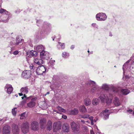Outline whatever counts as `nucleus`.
Returning a JSON list of instances; mask_svg holds the SVG:
<instances>
[{
    "label": "nucleus",
    "instance_id": "f257e3e1",
    "mask_svg": "<svg viewBox=\"0 0 134 134\" xmlns=\"http://www.w3.org/2000/svg\"><path fill=\"white\" fill-rule=\"evenodd\" d=\"M87 83L92 86L91 91L92 93L98 92V93L102 89L106 90V93L109 94V98L112 99L113 97V94L117 93L118 89L115 86L111 84L108 85L106 84H103L101 87L97 85L96 82L92 81H90Z\"/></svg>",
    "mask_w": 134,
    "mask_h": 134
},
{
    "label": "nucleus",
    "instance_id": "f03ea898",
    "mask_svg": "<svg viewBox=\"0 0 134 134\" xmlns=\"http://www.w3.org/2000/svg\"><path fill=\"white\" fill-rule=\"evenodd\" d=\"M52 28L51 24L47 21L44 22L42 28L39 29V32L36 31L35 34L36 38L38 39L41 40L45 37L46 35L49 34L52 31Z\"/></svg>",
    "mask_w": 134,
    "mask_h": 134
},
{
    "label": "nucleus",
    "instance_id": "7ed1b4c3",
    "mask_svg": "<svg viewBox=\"0 0 134 134\" xmlns=\"http://www.w3.org/2000/svg\"><path fill=\"white\" fill-rule=\"evenodd\" d=\"M59 79V77L57 75H54L52 78V81L53 83L51 85L50 87L51 90L54 91L55 93H57L60 91L59 88L60 86V83L58 80Z\"/></svg>",
    "mask_w": 134,
    "mask_h": 134
},
{
    "label": "nucleus",
    "instance_id": "20e7f679",
    "mask_svg": "<svg viewBox=\"0 0 134 134\" xmlns=\"http://www.w3.org/2000/svg\"><path fill=\"white\" fill-rule=\"evenodd\" d=\"M12 14L9 12L4 14H2L1 15L0 14V21L4 23L8 22L9 19L12 16Z\"/></svg>",
    "mask_w": 134,
    "mask_h": 134
},
{
    "label": "nucleus",
    "instance_id": "39448f33",
    "mask_svg": "<svg viewBox=\"0 0 134 134\" xmlns=\"http://www.w3.org/2000/svg\"><path fill=\"white\" fill-rule=\"evenodd\" d=\"M113 112L111 110L106 109L101 112L100 115V116H103V119L105 120L108 119L109 115Z\"/></svg>",
    "mask_w": 134,
    "mask_h": 134
},
{
    "label": "nucleus",
    "instance_id": "423d86ee",
    "mask_svg": "<svg viewBox=\"0 0 134 134\" xmlns=\"http://www.w3.org/2000/svg\"><path fill=\"white\" fill-rule=\"evenodd\" d=\"M47 68L45 65H40L37 67L36 72L38 75H42L46 72Z\"/></svg>",
    "mask_w": 134,
    "mask_h": 134
},
{
    "label": "nucleus",
    "instance_id": "0eeeda50",
    "mask_svg": "<svg viewBox=\"0 0 134 134\" xmlns=\"http://www.w3.org/2000/svg\"><path fill=\"white\" fill-rule=\"evenodd\" d=\"M107 16L104 13H99L96 15V18L97 20L99 21H105L107 19Z\"/></svg>",
    "mask_w": 134,
    "mask_h": 134
},
{
    "label": "nucleus",
    "instance_id": "6e6552de",
    "mask_svg": "<svg viewBox=\"0 0 134 134\" xmlns=\"http://www.w3.org/2000/svg\"><path fill=\"white\" fill-rule=\"evenodd\" d=\"M12 41H11L10 42V45L13 46L14 47H16L21 43L22 41L24 40L22 39L19 38V37H17L16 38L15 40H13L14 39V38H12Z\"/></svg>",
    "mask_w": 134,
    "mask_h": 134
},
{
    "label": "nucleus",
    "instance_id": "1a4fd4ad",
    "mask_svg": "<svg viewBox=\"0 0 134 134\" xmlns=\"http://www.w3.org/2000/svg\"><path fill=\"white\" fill-rule=\"evenodd\" d=\"M109 94H106L104 93H103V94H101V95L99 97V98L101 100L102 102H103L105 99L106 100V102L108 104H109L111 103V101L109 100Z\"/></svg>",
    "mask_w": 134,
    "mask_h": 134
},
{
    "label": "nucleus",
    "instance_id": "9d476101",
    "mask_svg": "<svg viewBox=\"0 0 134 134\" xmlns=\"http://www.w3.org/2000/svg\"><path fill=\"white\" fill-rule=\"evenodd\" d=\"M21 129L23 133L26 134L27 133L29 130V123L27 122H24L21 125Z\"/></svg>",
    "mask_w": 134,
    "mask_h": 134
},
{
    "label": "nucleus",
    "instance_id": "9b49d317",
    "mask_svg": "<svg viewBox=\"0 0 134 134\" xmlns=\"http://www.w3.org/2000/svg\"><path fill=\"white\" fill-rule=\"evenodd\" d=\"M70 124L72 130L74 132L76 133L80 132L79 127L76 123L73 121L71 122Z\"/></svg>",
    "mask_w": 134,
    "mask_h": 134
},
{
    "label": "nucleus",
    "instance_id": "f8f14e48",
    "mask_svg": "<svg viewBox=\"0 0 134 134\" xmlns=\"http://www.w3.org/2000/svg\"><path fill=\"white\" fill-rule=\"evenodd\" d=\"M31 75V71L30 70H26L24 71L22 73L21 77L22 78L28 79Z\"/></svg>",
    "mask_w": 134,
    "mask_h": 134
},
{
    "label": "nucleus",
    "instance_id": "ddd939ff",
    "mask_svg": "<svg viewBox=\"0 0 134 134\" xmlns=\"http://www.w3.org/2000/svg\"><path fill=\"white\" fill-rule=\"evenodd\" d=\"M4 90L7 93L10 94L13 92V88L11 85L7 84L4 87Z\"/></svg>",
    "mask_w": 134,
    "mask_h": 134
},
{
    "label": "nucleus",
    "instance_id": "4468645a",
    "mask_svg": "<svg viewBox=\"0 0 134 134\" xmlns=\"http://www.w3.org/2000/svg\"><path fill=\"white\" fill-rule=\"evenodd\" d=\"M12 129L14 134H19V129L17 125L13 124L12 125Z\"/></svg>",
    "mask_w": 134,
    "mask_h": 134
},
{
    "label": "nucleus",
    "instance_id": "2eb2a0df",
    "mask_svg": "<svg viewBox=\"0 0 134 134\" xmlns=\"http://www.w3.org/2000/svg\"><path fill=\"white\" fill-rule=\"evenodd\" d=\"M61 128V125L57 123H54L53 125V132H56L57 131L60 129Z\"/></svg>",
    "mask_w": 134,
    "mask_h": 134
},
{
    "label": "nucleus",
    "instance_id": "dca6fc26",
    "mask_svg": "<svg viewBox=\"0 0 134 134\" xmlns=\"http://www.w3.org/2000/svg\"><path fill=\"white\" fill-rule=\"evenodd\" d=\"M37 99V98L36 97L32 98L31 101L27 103V106L31 108L34 107L36 104L35 101Z\"/></svg>",
    "mask_w": 134,
    "mask_h": 134
},
{
    "label": "nucleus",
    "instance_id": "f3484780",
    "mask_svg": "<svg viewBox=\"0 0 134 134\" xmlns=\"http://www.w3.org/2000/svg\"><path fill=\"white\" fill-rule=\"evenodd\" d=\"M10 129V127L8 125L4 126L2 129L3 134H9Z\"/></svg>",
    "mask_w": 134,
    "mask_h": 134
},
{
    "label": "nucleus",
    "instance_id": "a211bd4d",
    "mask_svg": "<svg viewBox=\"0 0 134 134\" xmlns=\"http://www.w3.org/2000/svg\"><path fill=\"white\" fill-rule=\"evenodd\" d=\"M38 126L39 124L37 122L33 121L31 123V128L33 130L36 131L38 130Z\"/></svg>",
    "mask_w": 134,
    "mask_h": 134
},
{
    "label": "nucleus",
    "instance_id": "6ab92c4d",
    "mask_svg": "<svg viewBox=\"0 0 134 134\" xmlns=\"http://www.w3.org/2000/svg\"><path fill=\"white\" fill-rule=\"evenodd\" d=\"M131 61V60H128L123 65L122 69L123 71L124 74L125 72V71L126 69H128L129 66V63Z\"/></svg>",
    "mask_w": 134,
    "mask_h": 134
},
{
    "label": "nucleus",
    "instance_id": "aec40b11",
    "mask_svg": "<svg viewBox=\"0 0 134 134\" xmlns=\"http://www.w3.org/2000/svg\"><path fill=\"white\" fill-rule=\"evenodd\" d=\"M63 130L64 132H68L69 131V128L68 124L65 123L62 126Z\"/></svg>",
    "mask_w": 134,
    "mask_h": 134
},
{
    "label": "nucleus",
    "instance_id": "412c9836",
    "mask_svg": "<svg viewBox=\"0 0 134 134\" xmlns=\"http://www.w3.org/2000/svg\"><path fill=\"white\" fill-rule=\"evenodd\" d=\"M36 51L37 53H40L44 50V46L42 44L37 45L36 47Z\"/></svg>",
    "mask_w": 134,
    "mask_h": 134
},
{
    "label": "nucleus",
    "instance_id": "4be33fe9",
    "mask_svg": "<svg viewBox=\"0 0 134 134\" xmlns=\"http://www.w3.org/2000/svg\"><path fill=\"white\" fill-rule=\"evenodd\" d=\"M46 122V119L44 118H42L41 119L40 122V124L41 127V128L42 129H44L45 126H44V124Z\"/></svg>",
    "mask_w": 134,
    "mask_h": 134
},
{
    "label": "nucleus",
    "instance_id": "5701e85b",
    "mask_svg": "<svg viewBox=\"0 0 134 134\" xmlns=\"http://www.w3.org/2000/svg\"><path fill=\"white\" fill-rule=\"evenodd\" d=\"M36 24L38 26H41V27L39 29V30L38 31H39V32H40L39 31V29L40 28H42V27H43V23L44 22H43V20L41 19H39V20H37L36 21Z\"/></svg>",
    "mask_w": 134,
    "mask_h": 134
},
{
    "label": "nucleus",
    "instance_id": "b1692460",
    "mask_svg": "<svg viewBox=\"0 0 134 134\" xmlns=\"http://www.w3.org/2000/svg\"><path fill=\"white\" fill-rule=\"evenodd\" d=\"M20 92H22L25 95L28 92V88L27 86L22 87L20 90Z\"/></svg>",
    "mask_w": 134,
    "mask_h": 134
},
{
    "label": "nucleus",
    "instance_id": "393cba45",
    "mask_svg": "<svg viewBox=\"0 0 134 134\" xmlns=\"http://www.w3.org/2000/svg\"><path fill=\"white\" fill-rule=\"evenodd\" d=\"M52 122L50 120H49L47 122L46 126V129L47 130H51L52 128Z\"/></svg>",
    "mask_w": 134,
    "mask_h": 134
},
{
    "label": "nucleus",
    "instance_id": "a878e982",
    "mask_svg": "<svg viewBox=\"0 0 134 134\" xmlns=\"http://www.w3.org/2000/svg\"><path fill=\"white\" fill-rule=\"evenodd\" d=\"M34 61L35 63L38 65H40L43 63V61L41 59H39L38 58L34 59Z\"/></svg>",
    "mask_w": 134,
    "mask_h": 134
},
{
    "label": "nucleus",
    "instance_id": "bb28decb",
    "mask_svg": "<svg viewBox=\"0 0 134 134\" xmlns=\"http://www.w3.org/2000/svg\"><path fill=\"white\" fill-rule=\"evenodd\" d=\"M114 103L115 106H118L120 105V102L119 98L117 97H115L114 98Z\"/></svg>",
    "mask_w": 134,
    "mask_h": 134
},
{
    "label": "nucleus",
    "instance_id": "cd10ccee",
    "mask_svg": "<svg viewBox=\"0 0 134 134\" xmlns=\"http://www.w3.org/2000/svg\"><path fill=\"white\" fill-rule=\"evenodd\" d=\"M99 100L97 98H94L92 101V103L94 105H98L99 103Z\"/></svg>",
    "mask_w": 134,
    "mask_h": 134
},
{
    "label": "nucleus",
    "instance_id": "c85d7f7f",
    "mask_svg": "<svg viewBox=\"0 0 134 134\" xmlns=\"http://www.w3.org/2000/svg\"><path fill=\"white\" fill-rule=\"evenodd\" d=\"M84 104L86 106H88L90 105L91 103V100L89 98H86L84 100Z\"/></svg>",
    "mask_w": 134,
    "mask_h": 134
},
{
    "label": "nucleus",
    "instance_id": "c756f323",
    "mask_svg": "<svg viewBox=\"0 0 134 134\" xmlns=\"http://www.w3.org/2000/svg\"><path fill=\"white\" fill-rule=\"evenodd\" d=\"M49 52H46L44 56H43V57L42 58L43 59L48 60L51 58Z\"/></svg>",
    "mask_w": 134,
    "mask_h": 134
},
{
    "label": "nucleus",
    "instance_id": "7c9ffc66",
    "mask_svg": "<svg viewBox=\"0 0 134 134\" xmlns=\"http://www.w3.org/2000/svg\"><path fill=\"white\" fill-rule=\"evenodd\" d=\"M122 94L124 95H126L130 92V91L127 89H122L121 90Z\"/></svg>",
    "mask_w": 134,
    "mask_h": 134
},
{
    "label": "nucleus",
    "instance_id": "2f4dec72",
    "mask_svg": "<svg viewBox=\"0 0 134 134\" xmlns=\"http://www.w3.org/2000/svg\"><path fill=\"white\" fill-rule=\"evenodd\" d=\"M58 44L57 45V47L58 48L60 49L61 47L62 49H64L65 48V45L64 43H61L60 42H58Z\"/></svg>",
    "mask_w": 134,
    "mask_h": 134
},
{
    "label": "nucleus",
    "instance_id": "473e14b6",
    "mask_svg": "<svg viewBox=\"0 0 134 134\" xmlns=\"http://www.w3.org/2000/svg\"><path fill=\"white\" fill-rule=\"evenodd\" d=\"M80 111L82 113H85L86 111V109L84 105L81 106L79 107Z\"/></svg>",
    "mask_w": 134,
    "mask_h": 134
},
{
    "label": "nucleus",
    "instance_id": "72a5a7b5",
    "mask_svg": "<svg viewBox=\"0 0 134 134\" xmlns=\"http://www.w3.org/2000/svg\"><path fill=\"white\" fill-rule=\"evenodd\" d=\"M69 55V53L68 52H63L62 54V57L65 58H68Z\"/></svg>",
    "mask_w": 134,
    "mask_h": 134
},
{
    "label": "nucleus",
    "instance_id": "f704fd0d",
    "mask_svg": "<svg viewBox=\"0 0 134 134\" xmlns=\"http://www.w3.org/2000/svg\"><path fill=\"white\" fill-rule=\"evenodd\" d=\"M78 112L79 111L78 109L75 108L71 110L70 113L72 115H76L78 113Z\"/></svg>",
    "mask_w": 134,
    "mask_h": 134
},
{
    "label": "nucleus",
    "instance_id": "c9c22d12",
    "mask_svg": "<svg viewBox=\"0 0 134 134\" xmlns=\"http://www.w3.org/2000/svg\"><path fill=\"white\" fill-rule=\"evenodd\" d=\"M37 52L36 51L32 50L29 52V54L30 55L32 56H36L37 55Z\"/></svg>",
    "mask_w": 134,
    "mask_h": 134
},
{
    "label": "nucleus",
    "instance_id": "e433bc0d",
    "mask_svg": "<svg viewBox=\"0 0 134 134\" xmlns=\"http://www.w3.org/2000/svg\"><path fill=\"white\" fill-rule=\"evenodd\" d=\"M8 12L6 10L3 9L1 8L0 9V14H1V15H2V14H4Z\"/></svg>",
    "mask_w": 134,
    "mask_h": 134
},
{
    "label": "nucleus",
    "instance_id": "4c0bfd02",
    "mask_svg": "<svg viewBox=\"0 0 134 134\" xmlns=\"http://www.w3.org/2000/svg\"><path fill=\"white\" fill-rule=\"evenodd\" d=\"M55 60H51L48 63V64L49 66H52L54 65L55 64Z\"/></svg>",
    "mask_w": 134,
    "mask_h": 134
},
{
    "label": "nucleus",
    "instance_id": "58836bf2",
    "mask_svg": "<svg viewBox=\"0 0 134 134\" xmlns=\"http://www.w3.org/2000/svg\"><path fill=\"white\" fill-rule=\"evenodd\" d=\"M15 47H14L13 46H12V45H10V46L9 47H8V48H9V49H10L11 51H9V52L10 54H13V51L14 49V48Z\"/></svg>",
    "mask_w": 134,
    "mask_h": 134
},
{
    "label": "nucleus",
    "instance_id": "ea45409f",
    "mask_svg": "<svg viewBox=\"0 0 134 134\" xmlns=\"http://www.w3.org/2000/svg\"><path fill=\"white\" fill-rule=\"evenodd\" d=\"M91 26L93 28L95 29H98V26L96 23H93L92 24Z\"/></svg>",
    "mask_w": 134,
    "mask_h": 134
},
{
    "label": "nucleus",
    "instance_id": "a19ab883",
    "mask_svg": "<svg viewBox=\"0 0 134 134\" xmlns=\"http://www.w3.org/2000/svg\"><path fill=\"white\" fill-rule=\"evenodd\" d=\"M17 108L16 107L14 108L13 109H12V113L13 115L14 116H15L16 114V111L15 110V109H16Z\"/></svg>",
    "mask_w": 134,
    "mask_h": 134
},
{
    "label": "nucleus",
    "instance_id": "79ce46f5",
    "mask_svg": "<svg viewBox=\"0 0 134 134\" xmlns=\"http://www.w3.org/2000/svg\"><path fill=\"white\" fill-rule=\"evenodd\" d=\"M46 52L44 50L42 52H41L40 53V56L41 58L42 59L43 57V56L45 55L46 54Z\"/></svg>",
    "mask_w": 134,
    "mask_h": 134
},
{
    "label": "nucleus",
    "instance_id": "37998d69",
    "mask_svg": "<svg viewBox=\"0 0 134 134\" xmlns=\"http://www.w3.org/2000/svg\"><path fill=\"white\" fill-rule=\"evenodd\" d=\"M88 119H90V120L91 123V125H93L94 124L93 123V117L92 116H89L88 117Z\"/></svg>",
    "mask_w": 134,
    "mask_h": 134
},
{
    "label": "nucleus",
    "instance_id": "c03bdc74",
    "mask_svg": "<svg viewBox=\"0 0 134 134\" xmlns=\"http://www.w3.org/2000/svg\"><path fill=\"white\" fill-rule=\"evenodd\" d=\"M89 115L88 114H83L80 115V117L83 118H87L88 117Z\"/></svg>",
    "mask_w": 134,
    "mask_h": 134
},
{
    "label": "nucleus",
    "instance_id": "a18cd8bd",
    "mask_svg": "<svg viewBox=\"0 0 134 134\" xmlns=\"http://www.w3.org/2000/svg\"><path fill=\"white\" fill-rule=\"evenodd\" d=\"M57 108L59 110L62 112H64L65 111L64 109L59 106Z\"/></svg>",
    "mask_w": 134,
    "mask_h": 134
},
{
    "label": "nucleus",
    "instance_id": "49530a36",
    "mask_svg": "<svg viewBox=\"0 0 134 134\" xmlns=\"http://www.w3.org/2000/svg\"><path fill=\"white\" fill-rule=\"evenodd\" d=\"M23 95L24 96L21 97L22 99H24V98H26V99H28L29 98H31L32 97V96H30L29 97H26V96L25 94H24Z\"/></svg>",
    "mask_w": 134,
    "mask_h": 134
},
{
    "label": "nucleus",
    "instance_id": "de8ad7c7",
    "mask_svg": "<svg viewBox=\"0 0 134 134\" xmlns=\"http://www.w3.org/2000/svg\"><path fill=\"white\" fill-rule=\"evenodd\" d=\"M127 112L129 114H132L133 113V110L131 109H128L127 110Z\"/></svg>",
    "mask_w": 134,
    "mask_h": 134
},
{
    "label": "nucleus",
    "instance_id": "09e8293b",
    "mask_svg": "<svg viewBox=\"0 0 134 134\" xmlns=\"http://www.w3.org/2000/svg\"><path fill=\"white\" fill-rule=\"evenodd\" d=\"M19 51H16L13 52V54L14 55H16L18 54L19 53Z\"/></svg>",
    "mask_w": 134,
    "mask_h": 134
},
{
    "label": "nucleus",
    "instance_id": "8fccbe9b",
    "mask_svg": "<svg viewBox=\"0 0 134 134\" xmlns=\"http://www.w3.org/2000/svg\"><path fill=\"white\" fill-rule=\"evenodd\" d=\"M22 10H20V9H17L15 11V13H20Z\"/></svg>",
    "mask_w": 134,
    "mask_h": 134
},
{
    "label": "nucleus",
    "instance_id": "3c124183",
    "mask_svg": "<svg viewBox=\"0 0 134 134\" xmlns=\"http://www.w3.org/2000/svg\"><path fill=\"white\" fill-rule=\"evenodd\" d=\"M90 132L91 134H94V132L93 131H92L91 130ZM100 133H101L100 132H98L96 133V134H100Z\"/></svg>",
    "mask_w": 134,
    "mask_h": 134
},
{
    "label": "nucleus",
    "instance_id": "603ef678",
    "mask_svg": "<svg viewBox=\"0 0 134 134\" xmlns=\"http://www.w3.org/2000/svg\"><path fill=\"white\" fill-rule=\"evenodd\" d=\"M25 113L21 114V117H20L21 119V117H25Z\"/></svg>",
    "mask_w": 134,
    "mask_h": 134
},
{
    "label": "nucleus",
    "instance_id": "864d4df0",
    "mask_svg": "<svg viewBox=\"0 0 134 134\" xmlns=\"http://www.w3.org/2000/svg\"><path fill=\"white\" fill-rule=\"evenodd\" d=\"M62 117L64 119H66L67 118V116L65 115H63L62 116Z\"/></svg>",
    "mask_w": 134,
    "mask_h": 134
},
{
    "label": "nucleus",
    "instance_id": "5fc2aeb1",
    "mask_svg": "<svg viewBox=\"0 0 134 134\" xmlns=\"http://www.w3.org/2000/svg\"><path fill=\"white\" fill-rule=\"evenodd\" d=\"M19 95L20 96H22L24 95V94L22 92H21L20 93H19Z\"/></svg>",
    "mask_w": 134,
    "mask_h": 134
},
{
    "label": "nucleus",
    "instance_id": "6e6d98bb",
    "mask_svg": "<svg viewBox=\"0 0 134 134\" xmlns=\"http://www.w3.org/2000/svg\"><path fill=\"white\" fill-rule=\"evenodd\" d=\"M75 47V46L74 45H72L71 46L70 48L71 49H74V48Z\"/></svg>",
    "mask_w": 134,
    "mask_h": 134
},
{
    "label": "nucleus",
    "instance_id": "4d7b16f0",
    "mask_svg": "<svg viewBox=\"0 0 134 134\" xmlns=\"http://www.w3.org/2000/svg\"><path fill=\"white\" fill-rule=\"evenodd\" d=\"M30 69H34V67L33 65H32V66H30Z\"/></svg>",
    "mask_w": 134,
    "mask_h": 134
},
{
    "label": "nucleus",
    "instance_id": "13d9d810",
    "mask_svg": "<svg viewBox=\"0 0 134 134\" xmlns=\"http://www.w3.org/2000/svg\"><path fill=\"white\" fill-rule=\"evenodd\" d=\"M113 35L111 32H109V36L110 37L112 36Z\"/></svg>",
    "mask_w": 134,
    "mask_h": 134
},
{
    "label": "nucleus",
    "instance_id": "bf43d9fd",
    "mask_svg": "<svg viewBox=\"0 0 134 134\" xmlns=\"http://www.w3.org/2000/svg\"><path fill=\"white\" fill-rule=\"evenodd\" d=\"M3 2L2 0H0V8L1 7V4Z\"/></svg>",
    "mask_w": 134,
    "mask_h": 134
},
{
    "label": "nucleus",
    "instance_id": "052dcab7",
    "mask_svg": "<svg viewBox=\"0 0 134 134\" xmlns=\"http://www.w3.org/2000/svg\"><path fill=\"white\" fill-rule=\"evenodd\" d=\"M131 59H134V54L132 55V57L131 58Z\"/></svg>",
    "mask_w": 134,
    "mask_h": 134
},
{
    "label": "nucleus",
    "instance_id": "680f3d73",
    "mask_svg": "<svg viewBox=\"0 0 134 134\" xmlns=\"http://www.w3.org/2000/svg\"><path fill=\"white\" fill-rule=\"evenodd\" d=\"M97 119H94L93 120V121H94L95 122H96L97 121Z\"/></svg>",
    "mask_w": 134,
    "mask_h": 134
},
{
    "label": "nucleus",
    "instance_id": "e2e57ef3",
    "mask_svg": "<svg viewBox=\"0 0 134 134\" xmlns=\"http://www.w3.org/2000/svg\"><path fill=\"white\" fill-rule=\"evenodd\" d=\"M49 92H47V93L46 94H45V95H46V94H47H47H49Z\"/></svg>",
    "mask_w": 134,
    "mask_h": 134
},
{
    "label": "nucleus",
    "instance_id": "0e129e2a",
    "mask_svg": "<svg viewBox=\"0 0 134 134\" xmlns=\"http://www.w3.org/2000/svg\"><path fill=\"white\" fill-rule=\"evenodd\" d=\"M81 121L82 122H83V123H84V121H83V120H81Z\"/></svg>",
    "mask_w": 134,
    "mask_h": 134
},
{
    "label": "nucleus",
    "instance_id": "69168bd1",
    "mask_svg": "<svg viewBox=\"0 0 134 134\" xmlns=\"http://www.w3.org/2000/svg\"><path fill=\"white\" fill-rule=\"evenodd\" d=\"M26 12L25 11H24V14H25V13H26Z\"/></svg>",
    "mask_w": 134,
    "mask_h": 134
},
{
    "label": "nucleus",
    "instance_id": "338daca9",
    "mask_svg": "<svg viewBox=\"0 0 134 134\" xmlns=\"http://www.w3.org/2000/svg\"><path fill=\"white\" fill-rule=\"evenodd\" d=\"M2 120V119H0V121H1V120Z\"/></svg>",
    "mask_w": 134,
    "mask_h": 134
},
{
    "label": "nucleus",
    "instance_id": "774afa93",
    "mask_svg": "<svg viewBox=\"0 0 134 134\" xmlns=\"http://www.w3.org/2000/svg\"><path fill=\"white\" fill-rule=\"evenodd\" d=\"M22 102H24V100H22Z\"/></svg>",
    "mask_w": 134,
    "mask_h": 134
}]
</instances>
